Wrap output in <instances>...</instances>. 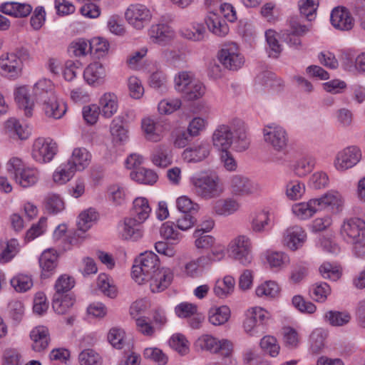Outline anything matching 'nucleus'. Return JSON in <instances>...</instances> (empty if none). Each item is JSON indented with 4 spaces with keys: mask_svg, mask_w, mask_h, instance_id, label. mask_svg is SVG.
<instances>
[{
    "mask_svg": "<svg viewBox=\"0 0 365 365\" xmlns=\"http://www.w3.org/2000/svg\"><path fill=\"white\" fill-rule=\"evenodd\" d=\"M158 255L145 252L135 259L132 267V277L139 284L149 283L153 293L165 290L170 284L173 274L168 268H160Z\"/></svg>",
    "mask_w": 365,
    "mask_h": 365,
    "instance_id": "1",
    "label": "nucleus"
},
{
    "mask_svg": "<svg viewBox=\"0 0 365 365\" xmlns=\"http://www.w3.org/2000/svg\"><path fill=\"white\" fill-rule=\"evenodd\" d=\"M33 96L36 102L41 106L46 117L60 119L66 112V106L59 102L50 81L41 80L34 86Z\"/></svg>",
    "mask_w": 365,
    "mask_h": 365,
    "instance_id": "2",
    "label": "nucleus"
},
{
    "mask_svg": "<svg viewBox=\"0 0 365 365\" xmlns=\"http://www.w3.org/2000/svg\"><path fill=\"white\" fill-rule=\"evenodd\" d=\"M192 192L204 200L219 197L224 192L220 177L215 173L202 172L190 178Z\"/></svg>",
    "mask_w": 365,
    "mask_h": 365,
    "instance_id": "3",
    "label": "nucleus"
},
{
    "mask_svg": "<svg viewBox=\"0 0 365 365\" xmlns=\"http://www.w3.org/2000/svg\"><path fill=\"white\" fill-rule=\"evenodd\" d=\"M341 233L345 235L350 242L354 244L355 254L361 257L365 254V221L359 217L344 220Z\"/></svg>",
    "mask_w": 365,
    "mask_h": 365,
    "instance_id": "4",
    "label": "nucleus"
},
{
    "mask_svg": "<svg viewBox=\"0 0 365 365\" xmlns=\"http://www.w3.org/2000/svg\"><path fill=\"white\" fill-rule=\"evenodd\" d=\"M7 170L14 176L16 183L23 187L35 185L38 180V171L27 167L22 160L17 157L11 158L7 163Z\"/></svg>",
    "mask_w": 365,
    "mask_h": 365,
    "instance_id": "5",
    "label": "nucleus"
},
{
    "mask_svg": "<svg viewBox=\"0 0 365 365\" xmlns=\"http://www.w3.org/2000/svg\"><path fill=\"white\" fill-rule=\"evenodd\" d=\"M228 252L234 259L245 266L252 261V243L247 235H240L232 239L228 245Z\"/></svg>",
    "mask_w": 365,
    "mask_h": 365,
    "instance_id": "6",
    "label": "nucleus"
},
{
    "mask_svg": "<svg viewBox=\"0 0 365 365\" xmlns=\"http://www.w3.org/2000/svg\"><path fill=\"white\" fill-rule=\"evenodd\" d=\"M177 207L182 212V215L177 220L178 228L181 230H187L197 222L194 214L198 211L199 205L193 202L187 196H182L177 200Z\"/></svg>",
    "mask_w": 365,
    "mask_h": 365,
    "instance_id": "7",
    "label": "nucleus"
},
{
    "mask_svg": "<svg viewBox=\"0 0 365 365\" xmlns=\"http://www.w3.org/2000/svg\"><path fill=\"white\" fill-rule=\"evenodd\" d=\"M195 346L202 350L220 354L223 357H229L232 352V344L227 339L218 340L210 334H203L195 342Z\"/></svg>",
    "mask_w": 365,
    "mask_h": 365,
    "instance_id": "8",
    "label": "nucleus"
},
{
    "mask_svg": "<svg viewBox=\"0 0 365 365\" xmlns=\"http://www.w3.org/2000/svg\"><path fill=\"white\" fill-rule=\"evenodd\" d=\"M265 143L271 145L276 151H284L288 143V135L282 126L275 123L265 125L262 129Z\"/></svg>",
    "mask_w": 365,
    "mask_h": 365,
    "instance_id": "9",
    "label": "nucleus"
},
{
    "mask_svg": "<svg viewBox=\"0 0 365 365\" xmlns=\"http://www.w3.org/2000/svg\"><path fill=\"white\" fill-rule=\"evenodd\" d=\"M151 11L144 4L130 5L125 12L126 21L135 29L140 30L148 24L152 19Z\"/></svg>",
    "mask_w": 365,
    "mask_h": 365,
    "instance_id": "10",
    "label": "nucleus"
},
{
    "mask_svg": "<svg viewBox=\"0 0 365 365\" xmlns=\"http://www.w3.org/2000/svg\"><path fill=\"white\" fill-rule=\"evenodd\" d=\"M57 151L56 144L44 138H37L32 146L31 156L38 163L50 162Z\"/></svg>",
    "mask_w": 365,
    "mask_h": 365,
    "instance_id": "11",
    "label": "nucleus"
},
{
    "mask_svg": "<svg viewBox=\"0 0 365 365\" xmlns=\"http://www.w3.org/2000/svg\"><path fill=\"white\" fill-rule=\"evenodd\" d=\"M361 159V150L356 146H349L336 154L334 167L337 170L344 171L355 166Z\"/></svg>",
    "mask_w": 365,
    "mask_h": 365,
    "instance_id": "12",
    "label": "nucleus"
},
{
    "mask_svg": "<svg viewBox=\"0 0 365 365\" xmlns=\"http://www.w3.org/2000/svg\"><path fill=\"white\" fill-rule=\"evenodd\" d=\"M219 60L226 68L232 71L239 69L244 63V57L235 43L227 45L220 51Z\"/></svg>",
    "mask_w": 365,
    "mask_h": 365,
    "instance_id": "13",
    "label": "nucleus"
},
{
    "mask_svg": "<svg viewBox=\"0 0 365 365\" xmlns=\"http://www.w3.org/2000/svg\"><path fill=\"white\" fill-rule=\"evenodd\" d=\"M230 190L232 195L244 197L254 193L257 190V186L247 177L234 175L230 178Z\"/></svg>",
    "mask_w": 365,
    "mask_h": 365,
    "instance_id": "14",
    "label": "nucleus"
},
{
    "mask_svg": "<svg viewBox=\"0 0 365 365\" xmlns=\"http://www.w3.org/2000/svg\"><path fill=\"white\" fill-rule=\"evenodd\" d=\"M148 36L153 43L166 45L175 36L174 29L167 24H153L148 30Z\"/></svg>",
    "mask_w": 365,
    "mask_h": 365,
    "instance_id": "15",
    "label": "nucleus"
},
{
    "mask_svg": "<svg viewBox=\"0 0 365 365\" xmlns=\"http://www.w3.org/2000/svg\"><path fill=\"white\" fill-rule=\"evenodd\" d=\"M144 222L135 217H126L120 225V235L124 240L137 241L143 235V223Z\"/></svg>",
    "mask_w": 365,
    "mask_h": 365,
    "instance_id": "16",
    "label": "nucleus"
},
{
    "mask_svg": "<svg viewBox=\"0 0 365 365\" xmlns=\"http://www.w3.org/2000/svg\"><path fill=\"white\" fill-rule=\"evenodd\" d=\"M332 26L341 31H349L354 26V19L344 7L334 8L331 14Z\"/></svg>",
    "mask_w": 365,
    "mask_h": 365,
    "instance_id": "17",
    "label": "nucleus"
},
{
    "mask_svg": "<svg viewBox=\"0 0 365 365\" xmlns=\"http://www.w3.org/2000/svg\"><path fill=\"white\" fill-rule=\"evenodd\" d=\"M309 29L299 24L295 19L290 20V29L286 30L282 34L284 41L290 46L295 48H299L302 46V41L299 36L304 35Z\"/></svg>",
    "mask_w": 365,
    "mask_h": 365,
    "instance_id": "18",
    "label": "nucleus"
},
{
    "mask_svg": "<svg viewBox=\"0 0 365 365\" xmlns=\"http://www.w3.org/2000/svg\"><path fill=\"white\" fill-rule=\"evenodd\" d=\"M306 238L307 235L302 227H292L285 231L283 243L291 250L295 251L302 247Z\"/></svg>",
    "mask_w": 365,
    "mask_h": 365,
    "instance_id": "19",
    "label": "nucleus"
},
{
    "mask_svg": "<svg viewBox=\"0 0 365 365\" xmlns=\"http://www.w3.org/2000/svg\"><path fill=\"white\" fill-rule=\"evenodd\" d=\"M210 145L206 141L197 142L182 153L184 160L187 162H200L207 158L210 153Z\"/></svg>",
    "mask_w": 365,
    "mask_h": 365,
    "instance_id": "20",
    "label": "nucleus"
},
{
    "mask_svg": "<svg viewBox=\"0 0 365 365\" xmlns=\"http://www.w3.org/2000/svg\"><path fill=\"white\" fill-rule=\"evenodd\" d=\"M22 69L21 61L13 53L4 54L0 57V70L9 77L18 76Z\"/></svg>",
    "mask_w": 365,
    "mask_h": 365,
    "instance_id": "21",
    "label": "nucleus"
},
{
    "mask_svg": "<svg viewBox=\"0 0 365 365\" xmlns=\"http://www.w3.org/2000/svg\"><path fill=\"white\" fill-rule=\"evenodd\" d=\"M57 258L56 251L53 249H48L41 254L39 265L42 278H48L53 274L57 267Z\"/></svg>",
    "mask_w": 365,
    "mask_h": 365,
    "instance_id": "22",
    "label": "nucleus"
},
{
    "mask_svg": "<svg viewBox=\"0 0 365 365\" xmlns=\"http://www.w3.org/2000/svg\"><path fill=\"white\" fill-rule=\"evenodd\" d=\"M214 146L225 151L229 149L233 142V133L229 126L222 125L217 127L212 135Z\"/></svg>",
    "mask_w": 365,
    "mask_h": 365,
    "instance_id": "23",
    "label": "nucleus"
},
{
    "mask_svg": "<svg viewBox=\"0 0 365 365\" xmlns=\"http://www.w3.org/2000/svg\"><path fill=\"white\" fill-rule=\"evenodd\" d=\"M32 349L41 352L47 349L50 342L48 330L45 327H36L30 332Z\"/></svg>",
    "mask_w": 365,
    "mask_h": 365,
    "instance_id": "24",
    "label": "nucleus"
},
{
    "mask_svg": "<svg viewBox=\"0 0 365 365\" xmlns=\"http://www.w3.org/2000/svg\"><path fill=\"white\" fill-rule=\"evenodd\" d=\"M210 32L219 37H224L229 33L226 21L215 13H210L205 19Z\"/></svg>",
    "mask_w": 365,
    "mask_h": 365,
    "instance_id": "25",
    "label": "nucleus"
},
{
    "mask_svg": "<svg viewBox=\"0 0 365 365\" xmlns=\"http://www.w3.org/2000/svg\"><path fill=\"white\" fill-rule=\"evenodd\" d=\"M240 207V202L232 197L219 199L212 203V210L218 215H230L237 212Z\"/></svg>",
    "mask_w": 365,
    "mask_h": 365,
    "instance_id": "26",
    "label": "nucleus"
},
{
    "mask_svg": "<svg viewBox=\"0 0 365 365\" xmlns=\"http://www.w3.org/2000/svg\"><path fill=\"white\" fill-rule=\"evenodd\" d=\"M106 77V70L102 63L93 62L84 70L83 78L90 85L102 82Z\"/></svg>",
    "mask_w": 365,
    "mask_h": 365,
    "instance_id": "27",
    "label": "nucleus"
},
{
    "mask_svg": "<svg viewBox=\"0 0 365 365\" xmlns=\"http://www.w3.org/2000/svg\"><path fill=\"white\" fill-rule=\"evenodd\" d=\"M5 128L9 137L15 140H26L30 135L29 129L27 127H24L15 118L7 120L5 123Z\"/></svg>",
    "mask_w": 365,
    "mask_h": 365,
    "instance_id": "28",
    "label": "nucleus"
},
{
    "mask_svg": "<svg viewBox=\"0 0 365 365\" xmlns=\"http://www.w3.org/2000/svg\"><path fill=\"white\" fill-rule=\"evenodd\" d=\"M14 95L19 107L24 110L26 116L31 117L32 115L34 102L30 99L27 86H23L17 88Z\"/></svg>",
    "mask_w": 365,
    "mask_h": 365,
    "instance_id": "29",
    "label": "nucleus"
},
{
    "mask_svg": "<svg viewBox=\"0 0 365 365\" xmlns=\"http://www.w3.org/2000/svg\"><path fill=\"white\" fill-rule=\"evenodd\" d=\"M234 131L236 134L235 144L237 150L240 152L247 150L250 146V139L247 134V128L245 123L236 119L233 121Z\"/></svg>",
    "mask_w": 365,
    "mask_h": 365,
    "instance_id": "30",
    "label": "nucleus"
},
{
    "mask_svg": "<svg viewBox=\"0 0 365 365\" xmlns=\"http://www.w3.org/2000/svg\"><path fill=\"white\" fill-rule=\"evenodd\" d=\"M100 105L101 115L110 118L118 110V98L113 93H106L100 99Z\"/></svg>",
    "mask_w": 365,
    "mask_h": 365,
    "instance_id": "31",
    "label": "nucleus"
},
{
    "mask_svg": "<svg viewBox=\"0 0 365 365\" xmlns=\"http://www.w3.org/2000/svg\"><path fill=\"white\" fill-rule=\"evenodd\" d=\"M316 202L315 199H311L307 202L294 204L292 210L299 219L306 220L319 211V207H317Z\"/></svg>",
    "mask_w": 365,
    "mask_h": 365,
    "instance_id": "32",
    "label": "nucleus"
},
{
    "mask_svg": "<svg viewBox=\"0 0 365 365\" xmlns=\"http://www.w3.org/2000/svg\"><path fill=\"white\" fill-rule=\"evenodd\" d=\"M152 162L160 168H166L172 163L171 151L165 145L156 147L152 155Z\"/></svg>",
    "mask_w": 365,
    "mask_h": 365,
    "instance_id": "33",
    "label": "nucleus"
},
{
    "mask_svg": "<svg viewBox=\"0 0 365 365\" xmlns=\"http://www.w3.org/2000/svg\"><path fill=\"white\" fill-rule=\"evenodd\" d=\"M77 170L71 160L61 164L54 172L53 178L55 182L63 185L71 180Z\"/></svg>",
    "mask_w": 365,
    "mask_h": 365,
    "instance_id": "34",
    "label": "nucleus"
},
{
    "mask_svg": "<svg viewBox=\"0 0 365 365\" xmlns=\"http://www.w3.org/2000/svg\"><path fill=\"white\" fill-rule=\"evenodd\" d=\"M97 218L98 214L92 208L82 212L78 216V220L77 222L78 230L75 235H78V237H80V234L78 233V232H81L82 234L85 233L91 227Z\"/></svg>",
    "mask_w": 365,
    "mask_h": 365,
    "instance_id": "35",
    "label": "nucleus"
},
{
    "mask_svg": "<svg viewBox=\"0 0 365 365\" xmlns=\"http://www.w3.org/2000/svg\"><path fill=\"white\" fill-rule=\"evenodd\" d=\"M91 160V155L86 148H77L73 150L69 160L77 170H82L89 165Z\"/></svg>",
    "mask_w": 365,
    "mask_h": 365,
    "instance_id": "36",
    "label": "nucleus"
},
{
    "mask_svg": "<svg viewBox=\"0 0 365 365\" xmlns=\"http://www.w3.org/2000/svg\"><path fill=\"white\" fill-rule=\"evenodd\" d=\"M75 302V298L71 294L64 296H53L52 307L55 312L58 314H66Z\"/></svg>",
    "mask_w": 365,
    "mask_h": 365,
    "instance_id": "37",
    "label": "nucleus"
},
{
    "mask_svg": "<svg viewBox=\"0 0 365 365\" xmlns=\"http://www.w3.org/2000/svg\"><path fill=\"white\" fill-rule=\"evenodd\" d=\"M317 200V205L319 207V210L324 209L329 206L339 207L341 203V196L336 191H329L321 197L314 198Z\"/></svg>",
    "mask_w": 365,
    "mask_h": 365,
    "instance_id": "38",
    "label": "nucleus"
},
{
    "mask_svg": "<svg viewBox=\"0 0 365 365\" xmlns=\"http://www.w3.org/2000/svg\"><path fill=\"white\" fill-rule=\"evenodd\" d=\"M130 175L133 180L145 185H153L158 180V175L153 170L144 168L132 171Z\"/></svg>",
    "mask_w": 365,
    "mask_h": 365,
    "instance_id": "39",
    "label": "nucleus"
},
{
    "mask_svg": "<svg viewBox=\"0 0 365 365\" xmlns=\"http://www.w3.org/2000/svg\"><path fill=\"white\" fill-rule=\"evenodd\" d=\"M151 209L145 197H137L133 201V215L136 219L145 222L148 217Z\"/></svg>",
    "mask_w": 365,
    "mask_h": 365,
    "instance_id": "40",
    "label": "nucleus"
},
{
    "mask_svg": "<svg viewBox=\"0 0 365 365\" xmlns=\"http://www.w3.org/2000/svg\"><path fill=\"white\" fill-rule=\"evenodd\" d=\"M71 56L83 57L91 52L90 41L83 38H78L71 43L68 48Z\"/></svg>",
    "mask_w": 365,
    "mask_h": 365,
    "instance_id": "41",
    "label": "nucleus"
},
{
    "mask_svg": "<svg viewBox=\"0 0 365 365\" xmlns=\"http://www.w3.org/2000/svg\"><path fill=\"white\" fill-rule=\"evenodd\" d=\"M324 319L330 325L341 327L348 324L351 319L349 313L346 312L329 311L324 314Z\"/></svg>",
    "mask_w": 365,
    "mask_h": 365,
    "instance_id": "42",
    "label": "nucleus"
},
{
    "mask_svg": "<svg viewBox=\"0 0 365 365\" xmlns=\"http://www.w3.org/2000/svg\"><path fill=\"white\" fill-rule=\"evenodd\" d=\"M270 223L269 213L268 211L262 210L255 214L251 227L255 232H262L267 230V227Z\"/></svg>",
    "mask_w": 365,
    "mask_h": 365,
    "instance_id": "43",
    "label": "nucleus"
},
{
    "mask_svg": "<svg viewBox=\"0 0 365 365\" xmlns=\"http://www.w3.org/2000/svg\"><path fill=\"white\" fill-rule=\"evenodd\" d=\"M181 34L185 38L194 41H202L207 36L205 26L200 24H195L191 28L182 29Z\"/></svg>",
    "mask_w": 365,
    "mask_h": 365,
    "instance_id": "44",
    "label": "nucleus"
},
{
    "mask_svg": "<svg viewBox=\"0 0 365 365\" xmlns=\"http://www.w3.org/2000/svg\"><path fill=\"white\" fill-rule=\"evenodd\" d=\"M75 284L73 277L63 274L60 276L56 282L54 288L56 290L53 296H64L68 292Z\"/></svg>",
    "mask_w": 365,
    "mask_h": 365,
    "instance_id": "45",
    "label": "nucleus"
},
{
    "mask_svg": "<svg viewBox=\"0 0 365 365\" xmlns=\"http://www.w3.org/2000/svg\"><path fill=\"white\" fill-rule=\"evenodd\" d=\"M315 165V159L312 157H305L299 160L294 168V173L299 177H304L310 173Z\"/></svg>",
    "mask_w": 365,
    "mask_h": 365,
    "instance_id": "46",
    "label": "nucleus"
},
{
    "mask_svg": "<svg viewBox=\"0 0 365 365\" xmlns=\"http://www.w3.org/2000/svg\"><path fill=\"white\" fill-rule=\"evenodd\" d=\"M330 293L331 288L326 282L315 283L312 286L310 290V295L312 298L314 300L320 302H324Z\"/></svg>",
    "mask_w": 365,
    "mask_h": 365,
    "instance_id": "47",
    "label": "nucleus"
},
{
    "mask_svg": "<svg viewBox=\"0 0 365 365\" xmlns=\"http://www.w3.org/2000/svg\"><path fill=\"white\" fill-rule=\"evenodd\" d=\"M45 209L52 214H56L64 209V202L56 194H49L44 200Z\"/></svg>",
    "mask_w": 365,
    "mask_h": 365,
    "instance_id": "48",
    "label": "nucleus"
},
{
    "mask_svg": "<svg viewBox=\"0 0 365 365\" xmlns=\"http://www.w3.org/2000/svg\"><path fill=\"white\" fill-rule=\"evenodd\" d=\"M230 314V311L227 307H220L210 312L209 322L215 326L223 324L228 320Z\"/></svg>",
    "mask_w": 365,
    "mask_h": 365,
    "instance_id": "49",
    "label": "nucleus"
},
{
    "mask_svg": "<svg viewBox=\"0 0 365 365\" xmlns=\"http://www.w3.org/2000/svg\"><path fill=\"white\" fill-rule=\"evenodd\" d=\"M279 293V285L273 281H268L259 285L256 289V294L258 297H267L274 298Z\"/></svg>",
    "mask_w": 365,
    "mask_h": 365,
    "instance_id": "50",
    "label": "nucleus"
},
{
    "mask_svg": "<svg viewBox=\"0 0 365 365\" xmlns=\"http://www.w3.org/2000/svg\"><path fill=\"white\" fill-rule=\"evenodd\" d=\"M142 129L147 140L153 142L160 141V135L157 131L156 125L153 120L145 118L142 121Z\"/></svg>",
    "mask_w": 365,
    "mask_h": 365,
    "instance_id": "51",
    "label": "nucleus"
},
{
    "mask_svg": "<svg viewBox=\"0 0 365 365\" xmlns=\"http://www.w3.org/2000/svg\"><path fill=\"white\" fill-rule=\"evenodd\" d=\"M143 356L151 360L158 365H165L168 363V358L163 351L156 347H148L145 349Z\"/></svg>",
    "mask_w": 365,
    "mask_h": 365,
    "instance_id": "52",
    "label": "nucleus"
},
{
    "mask_svg": "<svg viewBox=\"0 0 365 365\" xmlns=\"http://www.w3.org/2000/svg\"><path fill=\"white\" fill-rule=\"evenodd\" d=\"M11 284L16 292H24L33 286L31 277L26 274H18L11 279Z\"/></svg>",
    "mask_w": 365,
    "mask_h": 365,
    "instance_id": "53",
    "label": "nucleus"
},
{
    "mask_svg": "<svg viewBox=\"0 0 365 365\" xmlns=\"http://www.w3.org/2000/svg\"><path fill=\"white\" fill-rule=\"evenodd\" d=\"M260 347L272 357H275L279 354V345L277 344L276 338L272 336H265L260 341Z\"/></svg>",
    "mask_w": 365,
    "mask_h": 365,
    "instance_id": "54",
    "label": "nucleus"
},
{
    "mask_svg": "<svg viewBox=\"0 0 365 365\" xmlns=\"http://www.w3.org/2000/svg\"><path fill=\"white\" fill-rule=\"evenodd\" d=\"M170 346L182 355L186 354L189 351L188 341L181 334H173L169 340Z\"/></svg>",
    "mask_w": 365,
    "mask_h": 365,
    "instance_id": "55",
    "label": "nucleus"
},
{
    "mask_svg": "<svg viewBox=\"0 0 365 365\" xmlns=\"http://www.w3.org/2000/svg\"><path fill=\"white\" fill-rule=\"evenodd\" d=\"M80 365H101V359L93 349H85L78 356Z\"/></svg>",
    "mask_w": 365,
    "mask_h": 365,
    "instance_id": "56",
    "label": "nucleus"
},
{
    "mask_svg": "<svg viewBox=\"0 0 365 365\" xmlns=\"http://www.w3.org/2000/svg\"><path fill=\"white\" fill-rule=\"evenodd\" d=\"M319 273L324 279H329L332 281H336L341 277V272L336 265L329 262H324L319 269Z\"/></svg>",
    "mask_w": 365,
    "mask_h": 365,
    "instance_id": "57",
    "label": "nucleus"
},
{
    "mask_svg": "<svg viewBox=\"0 0 365 365\" xmlns=\"http://www.w3.org/2000/svg\"><path fill=\"white\" fill-rule=\"evenodd\" d=\"M304 190V185L299 180L289 181L286 186V195L291 200H297L302 196Z\"/></svg>",
    "mask_w": 365,
    "mask_h": 365,
    "instance_id": "58",
    "label": "nucleus"
},
{
    "mask_svg": "<svg viewBox=\"0 0 365 365\" xmlns=\"http://www.w3.org/2000/svg\"><path fill=\"white\" fill-rule=\"evenodd\" d=\"M267 260L272 268H281L289 262L287 255L282 252H273L267 256Z\"/></svg>",
    "mask_w": 365,
    "mask_h": 365,
    "instance_id": "59",
    "label": "nucleus"
},
{
    "mask_svg": "<svg viewBox=\"0 0 365 365\" xmlns=\"http://www.w3.org/2000/svg\"><path fill=\"white\" fill-rule=\"evenodd\" d=\"M265 36L269 48V56L277 58L282 52V47L276 37V33L272 30H268L265 33Z\"/></svg>",
    "mask_w": 365,
    "mask_h": 365,
    "instance_id": "60",
    "label": "nucleus"
},
{
    "mask_svg": "<svg viewBox=\"0 0 365 365\" xmlns=\"http://www.w3.org/2000/svg\"><path fill=\"white\" fill-rule=\"evenodd\" d=\"M46 217H41L36 224H34L26 233V240L30 242L41 235L46 230Z\"/></svg>",
    "mask_w": 365,
    "mask_h": 365,
    "instance_id": "61",
    "label": "nucleus"
},
{
    "mask_svg": "<svg viewBox=\"0 0 365 365\" xmlns=\"http://www.w3.org/2000/svg\"><path fill=\"white\" fill-rule=\"evenodd\" d=\"M205 92V87L204 85L201 82L194 80L184 94L189 101H193L201 98Z\"/></svg>",
    "mask_w": 365,
    "mask_h": 365,
    "instance_id": "62",
    "label": "nucleus"
},
{
    "mask_svg": "<svg viewBox=\"0 0 365 365\" xmlns=\"http://www.w3.org/2000/svg\"><path fill=\"white\" fill-rule=\"evenodd\" d=\"M125 334L122 329L113 327L108 332V339L113 347L120 349L123 346Z\"/></svg>",
    "mask_w": 365,
    "mask_h": 365,
    "instance_id": "63",
    "label": "nucleus"
},
{
    "mask_svg": "<svg viewBox=\"0 0 365 365\" xmlns=\"http://www.w3.org/2000/svg\"><path fill=\"white\" fill-rule=\"evenodd\" d=\"M108 198L115 205H122L125 200V193L123 187L118 185H111L108 190Z\"/></svg>",
    "mask_w": 365,
    "mask_h": 365,
    "instance_id": "64",
    "label": "nucleus"
}]
</instances>
